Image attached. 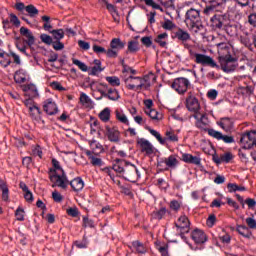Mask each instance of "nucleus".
I'll return each mask as SVG.
<instances>
[{
  "instance_id": "5701e85b",
  "label": "nucleus",
  "mask_w": 256,
  "mask_h": 256,
  "mask_svg": "<svg viewBox=\"0 0 256 256\" xmlns=\"http://www.w3.org/2000/svg\"><path fill=\"white\" fill-rule=\"evenodd\" d=\"M217 125L223 129L226 133H231L233 131V120L231 118H221L220 121L217 122Z\"/></svg>"
},
{
  "instance_id": "3c124183",
  "label": "nucleus",
  "mask_w": 256,
  "mask_h": 256,
  "mask_svg": "<svg viewBox=\"0 0 256 256\" xmlns=\"http://www.w3.org/2000/svg\"><path fill=\"white\" fill-rule=\"evenodd\" d=\"M72 63L73 65H76L80 71H83L84 73L88 71L86 64L76 58H72Z\"/></svg>"
},
{
  "instance_id": "7ed1b4c3",
  "label": "nucleus",
  "mask_w": 256,
  "mask_h": 256,
  "mask_svg": "<svg viewBox=\"0 0 256 256\" xmlns=\"http://www.w3.org/2000/svg\"><path fill=\"white\" fill-rule=\"evenodd\" d=\"M49 179L52 183V187H60V189H67L69 187V179L65 172H57V170L51 168L48 172Z\"/></svg>"
},
{
  "instance_id": "6e6552de",
  "label": "nucleus",
  "mask_w": 256,
  "mask_h": 256,
  "mask_svg": "<svg viewBox=\"0 0 256 256\" xmlns=\"http://www.w3.org/2000/svg\"><path fill=\"white\" fill-rule=\"evenodd\" d=\"M121 49H125V42L121 41V38H113L110 41V48L107 50V57L117 58Z\"/></svg>"
},
{
  "instance_id": "bb28decb",
  "label": "nucleus",
  "mask_w": 256,
  "mask_h": 256,
  "mask_svg": "<svg viewBox=\"0 0 256 256\" xmlns=\"http://www.w3.org/2000/svg\"><path fill=\"white\" fill-rule=\"evenodd\" d=\"M206 5H210L211 7H214L218 11H221L223 7H225V1L226 0H202Z\"/></svg>"
},
{
  "instance_id": "e433bc0d",
  "label": "nucleus",
  "mask_w": 256,
  "mask_h": 256,
  "mask_svg": "<svg viewBox=\"0 0 256 256\" xmlns=\"http://www.w3.org/2000/svg\"><path fill=\"white\" fill-rule=\"evenodd\" d=\"M106 8L111 13L114 21H119L117 17H119V11H117V7L109 2H106Z\"/></svg>"
},
{
  "instance_id": "49530a36",
  "label": "nucleus",
  "mask_w": 256,
  "mask_h": 256,
  "mask_svg": "<svg viewBox=\"0 0 256 256\" xmlns=\"http://www.w3.org/2000/svg\"><path fill=\"white\" fill-rule=\"evenodd\" d=\"M139 51V42L137 41H130L128 42V50L127 53L135 54Z\"/></svg>"
},
{
  "instance_id": "58836bf2",
  "label": "nucleus",
  "mask_w": 256,
  "mask_h": 256,
  "mask_svg": "<svg viewBox=\"0 0 256 256\" xmlns=\"http://www.w3.org/2000/svg\"><path fill=\"white\" fill-rule=\"evenodd\" d=\"M99 119L103 121L104 123H107L109 119H111V109L109 108H104L100 113H99Z\"/></svg>"
},
{
  "instance_id": "cd10ccee",
  "label": "nucleus",
  "mask_w": 256,
  "mask_h": 256,
  "mask_svg": "<svg viewBox=\"0 0 256 256\" xmlns=\"http://www.w3.org/2000/svg\"><path fill=\"white\" fill-rule=\"evenodd\" d=\"M14 81L16 83H25L27 81V71L20 69L14 74Z\"/></svg>"
},
{
  "instance_id": "8fccbe9b",
  "label": "nucleus",
  "mask_w": 256,
  "mask_h": 256,
  "mask_svg": "<svg viewBox=\"0 0 256 256\" xmlns=\"http://www.w3.org/2000/svg\"><path fill=\"white\" fill-rule=\"evenodd\" d=\"M220 157L222 158V163H231L233 159H235V155L231 152H226L224 154H221Z\"/></svg>"
},
{
  "instance_id": "7c9ffc66",
  "label": "nucleus",
  "mask_w": 256,
  "mask_h": 256,
  "mask_svg": "<svg viewBox=\"0 0 256 256\" xmlns=\"http://www.w3.org/2000/svg\"><path fill=\"white\" fill-rule=\"evenodd\" d=\"M147 131H149V133L155 137L157 139V141L159 142L160 145H165V143H167V139H163V137L161 136V133L157 132V130L151 128V127H146Z\"/></svg>"
},
{
  "instance_id": "c756f323",
  "label": "nucleus",
  "mask_w": 256,
  "mask_h": 256,
  "mask_svg": "<svg viewBox=\"0 0 256 256\" xmlns=\"http://www.w3.org/2000/svg\"><path fill=\"white\" fill-rule=\"evenodd\" d=\"M169 39V34L167 32H164L162 34H159L155 39V43H158L160 47H167V40Z\"/></svg>"
},
{
  "instance_id": "6ab92c4d",
  "label": "nucleus",
  "mask_w": 256,
  "mask_h": 256,
  "mask_svg": "<svg viewBox=\"0 0 256 256\" xmlns=\"http://www.w3.org/2000/svg\"><path fill=\"white\" fill-rule=\"evenodd\" d=\"M69 185L74 191V193H80V191H83L85 187V181H83V178L81 177H76L69 181Z\"/></svg>"
},
{
  "instance_id": "864d4df0",
  "label": "nucleus",
  "mask_w": 256,
  "mask_h": 256,
  "mask_svg": "<svg viewBox=\"0 0 256 256\" xmlns=\"http://www.w3.org/2000/svg\"><path fill=\"white\" fill-rule=\"evenodd\" d=\"M175 27V23L169 19L162 22V29H165L166 31H172V29H175Z\"/></svg>"
},
{
  "instance_id": "6e6d98bb",
  "label": "nucleus",
  "mask_w": 256,
  "mask_h": 256,
  "mask_svg": "<svg viewBox=\"0 0 256 256\" xmlns=\"http://www.w3.org/2000/svg\"><path fill=\"white\" fill-rule=\"evenodd\" d=\"M40 40L42 41V43H45V45H52L53 43V38L48 34H41Z\"/></svg>"
},
{
  "instance_id": "09e8293b",
  "label": "nucleus",
  "mask_w": 256,
  "mask_h": 256,
  "mask_svg": "<svg viewBox=\"0 0 256 256\" xmlns=\"http://www.w3.org/2000/svg\"><path fill=\"white\" fill-rule=\"evenodd\" d=\"M116 119L120 121V123H124V125H129V119H127V115L119 110H116Z\"/></svg>"
},
{
  "instance_id": "e2e57ef3",
  "label": "nucleus",
  "mask_w": 256,
  "mask_h": 256,
  "mask_svg": "<svg viewBox=\"0 0 256 256\" xmlns=\"http://www.w3.org/2000/svg\"><path fill=\"white\" fill-rule=\"evenodd\" d=\"M83 227H95L93 220L89 219L87 216H83Z\"/></svg>"
},
{
  "instance_id": "dca6fc26",
  "label": "nucleus",
  "mask_w": 256,
  "mask_h": 256,
  "mask_svg": "<svg viewBox=\"0 0 256 256\" xmlns=\"http://www.w3.org/2000/svg\"><path fill=\"white\" fill-rule=\"evenodd\" d=\"M22 91H24V95L26 97H29L28 99H35V97H39V91L37 90V86L34 84L23 85Z\"/></svg>"
},
{
  "instance_id": "4468645a",
  "label": "nucleus",
  "mask_w": 256,
  "mask_h": 256,
  "mask_svg": "<svg viewBox=\"0 0 256 256\" xmlns=\"http://www.w3.org/2000/svg\"><path fill=\"white\" fill-rule=\"evenodd\" d=\"M106 135L111 143H119L121 141V133L115 127H106Z\"/></svg>"
},
{
  "instance_id": "79ce46f5",
  "label": "nucleus",
  "mask_w": 256,
  "mask_h": 256,
  "mask_svg": "<svg viewBox=\"0 0 256 256\" xmlns=\"http://www.w3.org/2000/svg\"><path fill=\"white\" fill-rule=\"evenodd\" d=\"M106 81L111 87H119L121 85V79L117 76H108L106 77Z\"/></svg>"
},
{
  "instance_id": "774afa93",
  "label": "nucleus",
  "mask_w": 256,
  "mask_h": 256,
  "mask_svg": "<svg viewBox=\"0 0 256 256\" xmlns=\"http://www.w3.org/2000/svg\"><path fill=\"white\" fill-rule=\"evenodd\" d=\"M248 23H250L252 27H256V12L251 13L248 16Z\"/></svg>"
},
{
  "instance_id": "c9c22d12",
  "label": "nucleus",
  "mask_w": 256,
  "mask_h": 256,
  "mask_svg": "<svg viewBox=\"0 0 256 256\" xmlns=\"http://www.w3.org/2000/svg\"><path fill=\"white\" fill-rule=\"evenodd\" d=\"M165 136L163 139H166V142L171 141V143H177L179 141V136L173 130H167Z\"/></svg>"
},
{
  "instance_id": "9d476101",
  "label": "nucleus",
  "mask_w": 256,
  "mask_h": 256,
  "mask_svg": "<svg viewBox=\"0 0 256 256\" xmlns=\"http://www.w3.org/2000/svg\"><path fill=\"white\" fill-rule=\"evenodd\" d=\"M25 107L28 109L29 116L31 119H39L41 117V108L37 106V103L33 99H25L23 101Z\"/></svg>"
},
{
  "instance_id": "052dcab7",
  "label": "nucleus",
  "mask_w": 256,
  "mask_h": 256,
  "mask_svg": "<svg viewBox=\"0 0 256 256\" xmlns=\"http://www.w3.org/2000/svg\"><path fill=\"white\" fill-rule=\"evenodd\" d=\"M9 17H10V23H12V25H14L15 27H20L21 21H19V18L17 17V15L10 14Z\"/></svg>"
},
{
  "instance_id": "393cba45",
  "label": "nucleus",
  "mask_w": 256,
  "mask_h": 256,
  "mask_svg": "<svg viewBox=\"0 0 256 256\" xmlns=\"http://www.w3.org/2000/svg\"><path fill=\"white\" fill-rule=\"evenodd\" d=\"M89 145L94 155H101V153L105 151V149L103 148V145H101V143H99V141L95 139L89 140Z\"/></svg>"
},
{
  "instance_id": "13d9d810",
  "label": "nucleus",
  "mask_w": 256,
  "mask_h": 256,
  "mask_svg": "<svg viewBox=\"0 0 256 256\" xmlns=\"http://www.w3.org/2000/svg\"><path fill=\"white\" fill-rule=\"evenodd\" d=\"M170 209L177 213V211H179V209H181V202H179L177 200L170 201Z\"/></svg>"
},
{
  "instance_id": "f257e3e1",
  "label": "nucleus",
  "mask_w": 256,
  "mask_h": 256,
  "mask_svg": "<svg viewBox=\"0 0 256 256\" xmlns=\"http://www.w3.org/2000/svg\"><path fill=\"white\" fill-rule=\"evenodd\" d=\"M112 169L116 173H119V175L126 179V181H130V183H137L141 178V174L139 173L137 166L125 160L117 159Z\"/></svg>"
},
{
  "instance_id": "f3484780",
  "label": "nucleus",
  "mask_w": 256,
  "mask_h": 256,
  "mask_svg": "<svg viewBox=\"0 0 256 256\" xmlns=\"http://www.w3.org/2000/svg\"><path fill=\"white\" fill-rule=\"evenodd\" d=\"M102 87H105L107 89V94H104V97L106 99H109L110 101H119L121 99V95L119 94V90L116 88H109L107 84H101Z\"/></svg>"
},
{
  "instance_id": "39448f33",
  "label": "nucleus",
  "mask_w": 256,
  "mask_h": 256,
  "mask_svg": "<svg viewBox=\"0 0 256 256\" xmlns=\"http://www.w3.org/2000/svg\"><path fill=\"white\" fill-rule=\"evenodd\" d=\"M190 55L194 58V61L197 65H202L203 67H211L212 69H219L215 59L207 54L190 51Z\"/></svg>"
},
{
  "instance_id": "aec40b11",
  "label": "nucleus",
  "mask_w": 256,
  "mask_h": 256,
  "mask_svg": "<svg viewBox=\"0 0 256 256\" xmlns=\"http://www.w3.org/2000/svg\"><path fill=\"white\" fill-rule=\"evenodd\" d=\"M192 117H194L196 120L195 125L198 129H205V127H207V122H205V119H207V114H205L203 111L193 114Z\"/></svg>"
},
{
  "instance_id": "338daca9",
  "label": "nucleus",
  "mask_w": 256,
  "mask_h": 256,
  "mask_svg": "<svg viewBox=\"0 0 256 256\" xmlns=\"http://www.w3.org/2000/svg\"><path fill=\"white\" fill-rule=\"evenodd\" d=\"M246 137H249V140L255 144L256 142V131L252 130L244 134Z\"/></svg>"
},
{
  "instance_id": "0e129e2a",
  "label": "nucleus",
  "mask_w": 256,
  "mask_h": 256,
  "mask_svg": "<svg viewBox=\"0 0 256 256\" xmlns=\"http://www.w3.org/2000/svg\"><path fill=\"white\" fill-rule=\"evenodd\" d=\"M246 224L248 225L249 229H256L255 218L253 217L246 218Z\"/></svg>"
},
{
  "instance_id": "1a4fd4ad",
  "label": "nucleus",
  "mask_w": 256,
  "mask_h": 256,
  "mask_svg": "<svg viewBox=\"0 0 256 256\" xmlns=\"http://www.w3.org/2000/svg\"><path fill=\"white\" fill-rule=\"evenodd\" d=\"M185 105L188 111H190V113H194V115L202 111L201 104L199 103V99H197V97H195V94H193L192 92L188 93V96L186 97Z\"/></svg>"
},
{
  "instance_id": "de8ad7c7",
  "label": "nucleus",
  "mask_w": 256,
  "mask_h": 256,
  "mask_svg": "<svg viewBox=\"0 0 256 256\" xmlns=\"http://www.w3.org/2000/svg\"><path fill=\"white\" fill-rule=\"evenodd\" d=\"M49 33L53 35L56 41H61V39L65 37V31H63V29L51 30Z\"/></svg>"
},
{
  "instance_id": "ddd939ff",
  "label": "nucleus",
  "mask_w": 256,
  "mask_h": 256,
  "mask_svg": "<svg viewBox=\"0 0 256 256\" xmlns=\"http://www.w3.org/2000/svg\"><path fill=\"white\" fill-rule=\"evenodd\" d=\"M43 109L44 112L47 115H57L59 113V107L57 106V103L53 101V98H49L43 102Z\"/></svg>"
},
{
  "instance_id": "412c9836",
  "label": "nucleus",
  "mask_w": 256,
  "mask_h": 256,
  "mask_svg": "<svg viewBox=\"0 0 256 256\" xmlns=\"http://www.w3.org/2000/svg\"><path fill=\"white\" fill-rule=\"evenodd\" d=\"M138 145L140 146L142 153H145L146 155H151L153 153V144H151L149 140L142 138L138 140Z\"/></svg>"
},
{
  "instance_id": "4d7b16f0",
  "label": "nucleus",
  "mask_w": 256,
  "mask_h": 256,
  "mask_svg": "<svg viewBox=\"0 0 256 256\" xmlns=\"http://www.w3.org/2000/svg\"><path fill=\"white\" fill-rule=\"evenodd\" d=\"M217 48H218V53L220 55H223V51H225L226 53H229V46L227 45V43H219L217 44Z\"/></svg>"
},
{
  "instance_id": "a18cd8bd",
  "label": "nucleus",
  "mask_w": 256,
  "mask_h": 256,
  "mask_svg": "<svg viewBox=\"0 0 256 256\" xmlns=\"http://www.w3.org/2000/svg\"><path fill=\"white\" fill-rule=\"evenodd\" d=\"M25 11L28 13L29 17H37V15H39V10L37 7L33 6V4L26 6Z\"/></svg>"
},
{
  "instance_id": "f03ea898",
  "label": "nucleus",
  "mask_w": 256,
  "mask_h": 256,
  "mask_svg": "<svg viewBox=\"0 0 256 256\" xmlns=\"http://www.w3.org/2000/svg\"><path fill=\"white\" fill-rule=\"evenodd\" d=\"M185 23L193 33H199L203 29V22H201V12L197 9L190 8L186 12Z\"/></svg>"
},
{
  "instance_id": "b1692460",
  "label": "nucleus",
  "mask_w": 256,
  "mask_h": 256,
  "mask_svg": "<svg viewBox=\"0 0 256 256\" xmlns=\"http://www.w3.org/2000/svg\"><path fill=\"white\" fill-rule=\"evenodd\" d=\"M20 35H23V37H26L27 39L26 43L28 47H32V45H35V36H33V32H31L29 28L21 27Z\"/></svg>"
},
{
  "instance_id": "c85d7f7f",
  "label": "nucleus",
  "mask_w": 256,
  "mask_h": 256,
  "mask_svg": "<svg viewBox=\"0 0 256 256\" xmlns=\"http://www.w3.org/2000/svg\"><path fill=\"white\" fill-rule=\"evenodd\" d=\"M0 189L2 191V201L9 203V187L3 180H0Z\"/></svg>"
},
{
  "instance_id": "a878e982",
  "label": "nucleus",
  "mask_w": 256,
  "mask_h": 256,
  "mask_svg": "<svg viewBox=\"0 0 256 256\" xmlns=\"http://www.w3.org/2000/svg\"><path fill=\"white\" fill-rule=\"evenodd\" d=\"M175 39H178V41H182V43H185L191 39V35L189 32L179 28L176 32H174Z\"/></svg>"
},
{
  "instance_id": "a211bd4d",
  "label": "nucleus",
  "mask_w": 256,
  "mask_h": 256,
  "mask_svg": "<svg viewBox=\"0 0 256 256\" xmlns=\"http://www.w3.org/2000/svg\"><path fill=\"white\" fill-rule=\"evenodd\" d=\"M210 22L213 29H223V25L225 24V15L214 14L210 18Z\"/></svg>"
},
{
  "instance_id": "20e7f679",
  "label": "nucleus",
  "mask_w": 256,
  "mask_h": 256,
  "mask_svg": "<svg viewBox=\"0 0 256 256\" xmlns=\"http://www.w3.org/2000/svg\"><path fill=\"white\" fill-rule=\"evenodd\" d=\"M126 83L127 89L130 91H141V89L147 90L149 87H151V82H149L147 77L141 78L130 76L126 79Z\"/></svg>"
},
{
  "instance_id": "2f4dec72",
  "label": "nucleus",
  "mask_w": 256,
  "mask_h": 256,
  "mask_svg": "<svg viewBox=\"0 0 256 256\" xmlns=\"http://www.w3.org/2000/svg\"><path fill=\"white\" fill-rule=\"evenodd\" d=\"M147 131H149V133L155 137L157 139V141L159 142L160 145H165V143H167V139H163V137L161 136V133L157 132V130L151 128V127H146Z\"/></svg>"
},
{
  "instance_id": "37998d69",
  "label": "nucleus",
  "mask_w": 256,
  "mask_h": 256,
  "mask_svg": "<svg viewBox=\"0 0 256 256\" xmlns=\"http://www.w3.org/2000/svg\"><path fill=\"white\" fill-rule=\"evenodd\" d=\"M218 11H220V10H218L217 8H214V6L206 4V7L203 10V14L206 17H211V15H215V13H217Z\"/></svg>"
},
{
  "instance_id": "f8f14e48",
  "label": "nucleus",
  "mask_w": 256,
  "mask_h": 256,
  "mask_svg": "<svg viewBox=\"0 0 256 256\" xmlns=\"http://www.w3.org/2000/svg\"><path fill=\"white\" fill-rule=\"evenodd\" d=\"M208 135H210V137H213L214 139H217V141H223L224 143H227V144L235 143V137L229 136V135H223V133L215 129H209Z\"/></svg>"
},
{
  "instance_id": "ea45409f",
  "label": "nucleus",
  "mask_w": 256,
  "mask_h": 256,
  "mask_svg": "<svg viewBox=\"0 0 256 256\" xmlns=\"http://www.w3.org/2000/svg\"><path fill=\"white\" fill-rule=\"evenodd\" d=\"M42 21H43V29L44 31H48V33H50V31L53 29V25H51V17L44 15L41 17Z\"/></svg>"
},
{
  "instance_id": "680f3d73",
  "label": "nucleus",
  "mask_w": 256,
  "mask_h": 256,
  "mask_svg": "<svg viewBox=\"0 0 256 256\" xmlns=\"http://www.w3.org/2000/svg\"><path fill=\"white\" fill-rule=\"evenodd\" d=\"M217 95H219V92L215 89H211L207 92V97L210 101H215V99H217Z\"/></svg>"
},
{
  "instance_id": "5fc2aeb1",
  "label": "nucleus",
  "mask_w": 256,
  "mask_h": 256,
  "mask_svg": "<svg viewBox=\"0 0 256 256\" xmlns=\"http://www.w3.org/2000/svg\"><path fill=\"white\" fill-rule=\"evenodd\" d=\"M15 216L17 221H25V210L21 207H18Z\"/></svg>"
},
{
  "instance_id": "72a5a7b5",
  "label": "nucleus",
  "mask_w": 256,
  "mask_h": 256,
  "mask_svg": "<svg viewBox=\"0 0 256 256\" xmlns=\"http://www.w3.org/2000/svg\"><path fill=\"white\" fill-rule=\"evenodd\" d=\"M167 215V208L162 207L159 210H155L152 212V218L156 219L157 221H161Z\"/></svg>"
},
{
  "instance_id": "2eb2a0df",
  "label": "nucleus",
  "mask_w": 256,
  "mask_h": 256,
  "mask_svg": "<svg viewBox=\"0 0 256 256\" xmlns=\"http://www.w3.org/2000/svg\"><path fill=\"white\" fill-rule=\"evenodd\" d=\"M191 237L197 245H203V243L207 242V235L201 229H195L191 233Z\"/></svg>"
},
{
  "instance_id": "f704fd0d",
  "label": "nucleus",
  "mask_w": 256,
  "mask_h": 256,
  "mask_svg": "<svg viewBox=\"0 0 256 256\" xmlns=\"http://www.w3.org/2000/svg\"><path fill=\"white\" fill-rule=\"evenodd\" d=\"M132 249L133 251H136V253H140V254L147 253V248L140 241L132 242Z\"/></svg>"
},
{
  "instance_id": "c03bdc74",
  "label": "nucleus",
  "mask_w": 256,
  "mask_h": 256,
  "mask_svg": "<svg viewBox=\"0 0 256 256\" xmlns=\"http://www.w3.org/2000/svg\"><path fill=\"white\" fill-rule=\"evenodd\" d=\"M80 103L82 105H84V107H90L91 103H93V101H91V98H89L88 95L85 94V92H81L80 93Z\"/></svg>"
},
{
  "instance_id": "a19ab883",
  "label": "nucleus",
  "mask_w": 256,
  "mask_h": 256,
  "mask_svg": "<svg viewBox=\"0 0 256 256\" xmlns=\"http://www.w3.org/2000/svg\"><path fill=\"white\" fill-rule=\"evenodd\" d=\"M236 231L239 233V235H242V237H251V231H249L247 226L238 225Z\"/></svg>"
},
{
  "instance_id": "4c0bfd02",
  "label": "nucleus",
  "mask_w": 256,
  "mask_h": 256,
  "mask_svg": "<svg viewBox=\"0 0 256 256\" xmlns=\"http://www.w3.org/2000/svg\"><path fill=\"white\" fill-rule=\"evenodd\" d=\"M240 143H241L243 149H251V147H253V145H255V144L249 139V136H246L245 134L241 137Z\"/></svg>"
},
{
  "instance_id": "603ef678",
  "label": "nucleus",
  "mask_w": 256,
  "mask_h": 256,
  "mask_svg": "<svg viewBox=\"0 0 256 256\" xmlns=\"http://www.w3.org/2000/svg\"><path fill=\"white\" fill-rule=\"evenodd\" d=\"M146 115L150 117V119H153L154 121H157L159 119V112L155 109H145Z\"/></svg>"
},
{
  "instance_id": "bf43d9fd",
  "label": "nucleus",
  "mask_w": 256,
  "mask_h": 256,
  "mask_svg": "<svg viewBox=\"0 0 256 256\" xmlns=\"http://www.w3.org/2000/svg\"><path fill=\"white\" fill-rule=\"evenodd\" d=\"M90 163L94 167H101V165H103V160H101V158H97L95 156H91Z\"/></svg>"
},
{
  "instance_id": "0eeeda50",
  "label": "nucleus",
  "mask_w": 256,
  "mask_h": 256,
  "mask_svg": "<svg viewBox=\"0 0 256 256\" xmlns=\"http://www.w3.org/2000/svg\"><path fill=\"white\" fill-rule=\"evenodd\" d=\"M175 227L177 233L181 236L182 239H185V233H189L191 229V222L186 215L180 216L175 222Z\"/></svg>"
},
{
  "instance_id": "473e14b6",
  "label": "nucleus",
  "mask_w": 256,
  "mask_h": 256,
  "mask_svg": "<svg viewBox=\"0 0 256 256\" xmlns=\"http://www.w3.org/2000/svg\"><path fill=\"white\" fill-rule=\"evenodd\" d=\"M0 65L2 67H9L11 65V55L6 52H0Z\"/></svg>"
},
{
  "instance_id": "69168bd1",
  "label": "nucleus",
  "mask_w": 256,
  "mask_h": 256,
  "mask_svg": "<svg viewBox=\"0 0 256 256\" xmlns=\"http://www.w3.org/2000/svg\"><path fill=\"white\" fill-rule=\"evenodd\" d=\"M52 198L56 203H61V201H63V196L57 191L52 192Z\"/></svg>"
},
{
  "instance_id": "9b49d317",
  "label": "nucleus",
  "mask_w": 256,
  "mask_h": 256,
  "mask_svg": "<svg viewBox=\"0 0 256 256\" xmlns=\"http://www.w3.org/2000/svg\"><path fill=\"white\" fill-rule=\"evenodd\" d=\"M191 85V82H189V79L187 78H176L174 82L172 83L171 87L172 89H175L179 95H183L187 93V89H189V86Z\"/></svg>"
},
{
  "instance_id": "4be33fe9",
  "label": "nucleus",
  "mask_w": 256,
  "mask_h": 256,
  "mask_svg": "<svg viewBox=\"0 0 256 256\" xmlns=\"http://www.w3.org/2000/svg\"><path fill=\"white\" fill-rule=\"evenodd\" d=\"M162 163H164L168 169H177V167H179V159H177V155L175 154L162 159Z\"/></svg>"
},
{
  "instance_id": "423d86ee",
  "label": "nucleus",
  "mask_w": 256,
  "mask_h": 256,
  "mask_svg": "<svg viewBox=\"0 0 256 256\" xmlns=\"http://www.w3.org/2000/svg\"><path fill=\"white\" fill-rule=\"evenodd\" d=\"M218 61L224 73H231L237 69V60L231 54L220 55Z\"/></svg>"
}]
</instances>
